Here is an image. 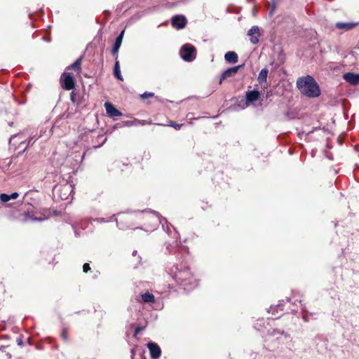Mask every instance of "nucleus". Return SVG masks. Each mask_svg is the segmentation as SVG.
<instances>
[{
	"label": "nucleus",
	"mask_w": 359,
	"mask_h": 359,
	"mask_svg": "<svg viewBox=\"0 0 359 359\" xmlns=\"http://www.w3.org/2000/svg\"><path fill=\"white\" fill-rule=\"evenodd\" d=\"M166 272L178 284L184 287L185 290H190L198 285L196 280L194 278L189 269L180 262V265L175 262L174 258H170L165 266Z\"/></svg>",
	"instance_id": "obj_1"
},
{
	"label": "nucleus",
	"mask_w": 359,
	"mask_h": 359,
	"mask_svg": "<svg viewBox=\"0 0 359 359\" xmlns=\"http://www.w3.org/2000/svg\"><path fill=\"white\" fill-rule=\"evenodd\" d=\"M297 87L302 94L308 97H317L320 95L318 83L309 75L299 77L297 81Z\"/></svg>",
	"instance_id": "obj_2"
},
{
	"label": "nucleus",
	"mask_w": 359,
	"mask_h": 359,
	"mask_svg": "<svg viewBox=\"0 0 359 359\" xmlns=\"http://www.w3.org/2000/svg\"><path fill=\"white\" fill-rule=\"evenodd\" d=\"M53 191L57 193L62 200H67L73 192V186L68 182L57 184L53 188Z\"/></svg>",
	"instance_id": "obj_3"
},
{
	"label": "nucleus",
	"mask_w": 359,
	"mask_h": 359,
	"mask_svg": "<svg viewBox=\"0 0 359 359\" xmlns=\"http://www.w3.org/2000/svg\"><path fill=\"white\" fill-rule=\"evenodd\" d=\"M149 212L154 215L153 222H152V226L151 228L150 231L154 230L158 225V224H162V228L164 231H167L168 233H170V228L168 224V221L166 219L162 217L160 214L156 211L149 210H142V212Z\"/></svg>",
	"instance_id": "obj_4"
},
{
	"label": "nucleus",
	"mask_w": 359,
	"mask_h": 359,
	"mask_svg": "<svg viewBox=\"0 0 359 359\" xmlns=\"http://www.w3.org/2000/svg\"><path fill=\"white\" fill-rule=\"evenodd\" d=\"M180 53L181 57L184 61L192 62L196 58V49L193 45L190 43H186L182 46Z\"/></svg>",
	"instance_id": "obj_5"
},
{
	"label": "nucleus",
	"mask_w": 359,
	"mask_h": 359,
	"mask_svg": "<svg viewBox=\"0 0 359 359\" xmlns=\"http://www.w3.org/2000/svg\"><path fill=\"white\" fill-rule=\"evenodd\" d=\"M266 337L267 340H280L284 338L286 341H289L290 342L292 341L290 336L286 334L283 330L279 329H272L268 330Z\"/></svg>",
	"instance_id": "obj_6"
},
{
	"label": "nucleus",
	"mask_w": 359,
	"mask_h": 359,
	"mask_svg": "<svg viewBox=\"0 0 359 359\" xmlns=\"http://www.w3.org/2000/svg\"><path fill=\"white\" fill-rule=\"evenodd\" d=\"M62 87L66 90H72L75 86L74 76L69 72H64L61 76Z\"/></svg>",
	"instance_id": "obj_7"
},
{
	"label": "nucleus",
	"mask_w": 359,
	"mask_h": 359,
	"mask_svg": "<svg viewBox=\"0 0 359 359\" xmlns=\"http://www.w3.org/2000/svg\"><path fill=\"white\" fill-rule=\"evenodd\" d=\"M259 97L260 93L256 89L247 91L245 93V103L244 106L242 107V109H245V107L249 106L250 104L258 100L259 99Z\"/></svg>",
	"instance_id": "obj_8"
},
{
	"label": "nucleus",
	"mask_w": 359,
	"mask_h": 359,
	"mask_svg": "<svg viewBox=\"0 0 359 359\" xmlns=\"http://www.w3.org/2000/svg\"><path fill=\"white\" fill-rule=\"evenodd\" d=\"M130 221L131 216L129 215H123L119 218V220L118 219H116V225L121 230H126L129 229L133 225Z\"/></svg>",
	"instance_id": "obj_9"
},
{
	"label": "nucleus",
	"mask_w": 359,
	"mask_h": 359,
	"mask_svg": "<svg viewBox=\"0 0 359 359\" xmlns=\"http://www.w3.org/2000/svg\"><path fill=\"white\" fill-rule=\"evenodd\" d=\"M187 23V18L182 15H175L171 20L172 26L177 29H183Z\"/></svg>",
	"instance_id": "obj_10"
},
{
	"label": "nucleus",
	"mask_w": 359,
	"mask_h": 359,
	"mask_svg": "<svg viewBox=\"0 0 359 359\" xmlns=\"http://www.w3.org/2000/svg\"><path fill=\"white\" fill-rule=\"evenodd\" d=\"M243 67V65L235 66L230 67L225 70L221 75L220 79H219V83L221 84L224 80H225L227 78L233 77L234 76L239 69H241Z\"/></svg>",
	"instance_id": "obj_11"
},
{
	"label": "nucleus",
	"mask_w": 359,
	"mask_h": 359,
	"mask_svg": "<svg viewBox=\"0 0 359 359\" xmlns=\"http://www.w3.org/2000/svg\"><path fill=\"white\" fill-rule=\"evenodd\" d=\"M177 247H178V243H177V241H176V244L175 245H173L170 243H167L166 248H165V253L170 254V255L172 254L173 252L177 253V255L175 257V259L177 262H180L182 261V252L179 251V249L177 248Z\"/></svg>",
	"instance_id": "obj_12"
},
{
	"label": "nucleus",
	"mask_w": 359,
	"mask_h": 359,
	"mask_svg": "<svg viewBox=\"0 0 359 359\" xmlns=\"http://www.w3.org/2000/svg\"><path fill=\"white\" fill-rule=\"evenodd\" d=\"M147 348L149 350L150 355L152 359H158L161 355L160 346L155 342H149Z\"/></svg>",
	"instance_id": "obj_13"
},
{
	"label": "nucleus",
	"mask_w": 359,
	"mask_h": 359,
	"mask_svg": "<svg viewBox=\"0 0 359 359\" xmlns=\"http://www.w3.org/2000/svg\"><path fill=\"white\" fill-rule=\"evenodd\" d=\"M104 107L107 114L111 117L122 116V113L118 110L111 102H105Z\"/></svg>",
	"instance_id": "obj_14"
},
{
	"label": "nucleus",
	"mask_w": 359,
	"mask_h": 359,
	"mask_svg": "<svg viewBox=\"0 0 359 359\" xmlns=\"http://www.w3.org/2000/svg\"><path fill=\"white\" fill-rule=\"evenodd\" d=\"M248 35L250 36V42L252 44H257L259 42V29L258 26H252L248 32Z\"/></svg>",
	"instance_id": "obj_15"
},
{
	"label": "nucleus",
	"mask_w": 359,
	"mask_h": 359,
	"mask_svg": "<svg viewBox=\"0 0 359 359\" xmlns=\"http://www.w3.org/2000/svg\"><path fill=\"white\" fill-rule=\"evenodd\" d=\"M123 35H124V30H123L119 34V35L116 38L115 42L114 43V46H113V48L111 50V53L116 56V59H117V57H118V50L122 43Z\"/></svg>",
	"instance_id": "obj_16"
},
{
	"label": "nucleus",
	"mask_w": 359,
	"mask_h": 359,
	"mask_svg": "<svg viewBox=\"0 0 359 359\" xmlns=\"http://www.w3.org/2000/svg\"><path fill=\"white\" fill-rule=\"evenodd\" d=\"M344 79L352 85L359 84V74H354L351 72L345 73L343 75Z\"/></svg>",
	"instance_id": "obj_17"
},
{
	"label": "nucleus",
	"mask_w": 359,
	"mask_h": 359,
	"mask_svg": "<svg viewBox=\"0 0 359 359\" xmlns=\"http://www.w3.org/2000/svg\"><path fill=\"white\" fill-rule=\"evenodd\" d=\"M269 70L266 68L262 69L258 76L257 80L259 83L264 88H267V76H268Z\"/></svg>",
	"instance_id": "obj_18"
},
{
	"label": "nucleus",
	"mask_w": 359,
	"mask_h": 359,
	"mask_svg": "<svg viewBox=\"0 0 359 359\" xmlns=\"http://www.w3.org/2000/svg\"><path fill=\"white\" fill-rule=\"evenodd\" d=\"M225 60L231 64H235L238 60V55L234 51H228L224 55Z\"/></svg>",
	"instance_id": "obj_19"
},
{
	"label": "nucleus",
	"mask_w": 359,
	"mask_h": 359,
	"mask_svg": "<svg viewBox=\"0 0 359 359\" xmlns=\"http://www.w3.org/2000/svg\"><path fill=\"white\" fill-rule=\"evenodd\" d=\"M38 213L36 212V213H27V215H26V219L27 220H30V221H33V222H41V221H43L46 219H48V217L46 216L45 215H42L39 217H37L36 215H37Z\"/></svg>",
	"instance_id": "obj_20"
},
{
	"label": "nucleus",
	"mask_w": 359,
	"mask_h": 359,
	"mask_svg": "<svg viewBox=\"0 0 359 359\" xmlns=\"http://www.w3.org/2000/svg\"><path fill=\"white\" fill-rule=\"evenodd\" d=\"M356 23L353 22H337L335 27L339 29L348 31L354 28L356 26Z\"/></svg>",
	"instance_id": "obj_21"
},
{
	"label": "nucleus",
	"mask_w": 359,
	"mask_h": 359,
	"mask_svg": "<svg viewBox=\"0 0 359 359\" xmlns=\"http://www.w3.org/2000/svg\"><path fill=\"white\" fill-rule=\"evenodd\" d=\"M147 123L146 121L144 120H137L135 119L134 121H126L124 122V126L127 127H130L133 126H144Z\"/></svg>",
	"instance_id": "obj_22"
},
{
	"label": "nucleus",
	"mask_w": 359,
	"mask_h": 359,
	"mask_svg": "<svg viewBox=\"0 0 359 359\" xmlns=\"http://www.w3.org/2000/svg\"><path fill=\"white\" fill-rule=\"evenodd\" d=\"M142 299L145 303H153L155 301V297L151 293L147 292L142 294Z\"/></svg>",
	"instance_id": "obj_23"
},
{
	"label": "nucleus",
	"mask_w": 359,
	"mask_h": 359,
	"mask_svg": "<svg viewBox=\"0 0 359 359\" xmlns=\"http://www.w3.org/2000/svg\"><path fill=\"white\" fill-rule=\"evenodd\" d=\"M114 74L116 79H118V80L123 81V77L121 76V70H120L119 62L117 60L114 65Z\"/></svg>",
	"instance_id": "obj_24"
},
{
	"label": "nucleus",
	"mask_w": 359,
	"mask_h": 359,
	"mask_svg": "<svg viewBox=\"0 0 359 359\" xmlns=\"http://www.w3.org/2000/svg\"><path fill=\"white\" fill-rule=\"evenodd\" d=\"M82 57L78 58L69 68L73 69L76 72H79L81 69Z\"/></svg>",
	"instance_id": "obj_25"
},
{
	"label": "nucleus",
	"mask_w": 359,
	"mask_h": 359,
	"mask_svg": "<svg viewBox=\"0 0 359 359\" xmlns=\"http://www.w3.org/2000/svg\"><path fill=\"white\" fill-rule=\"evenodd\" d=\"M284 302V300H282L280 302V303L276 306H271L269 310V313H271L273 315L275 314V312H278V309H280V310H283L282 309V305H283V303Z\"/></svg>",
	"instance_id": "obj_26"
},
{
	"label": "nucleus",
	"mask_w": 359,
	"mask_h": 359,
	"mask_svg": "<svg viewBox=\"0 0 359 359\" xmlns=\"http://www.w3.org/2000/svg\"><path fill=\"white\" fill-rule=\"evenodd\" d=\"M10 201L9 194H1L0 195V201L2 203H6Z\"/></svg>",
	"instance_id": "obj_27"
},
{
	"label": "nucleus",
	"mask_w": 359,
	"mask_h": 359,
	"mask_svg": "<svg viewBox=\"0 0 359 359\" xmlns=\"http://www.w3.org/2000/svg\"><path fill=\"white\" fill-rule=\"evenodd\" d=\"M154 96V93H151V92H145L144 93H142L141 95H140V97L143 100L144 99H147L149 97H152Z\"/></svg>",
	"instance_id": "obj_28"
},
{
	"label": "nucleus",
	"mask_w": 359,
	"mask_h": 359,
	"mask_svg": "<svg viewBox=\"0 0 359 359\" xmlns=\"http://www.w3.org/2000/svg\"><path fill=\"white\" fill-rule=\"evenodd\" d=\"M61 337L65 341L67 340V330L66 328H64L62 330L61 333Z\"/></svg>",
	"instance_id": "obj_29"
},
{
	"label": "nucleus",
	"mask_w": 359,
	"mask_h": 359,
	"mask_svg": "<svg viewBox=\"0 0 359 359\" xmlns=\"http://www.w3.org/2000/svg\"><path fill=\"white\" fill-rule=\"evenodd\" d=\"M169 126L173 127L176 130H180L181 128V127H182V125L178 124V123H177L175 122H173V121H170Z\"/></svg>",
	"instance_id": "obj_30"
},
{
	"label": "nucleus",
	"mask_w": 359,
	"mask_h": 359,
	"mask_svg": "<svg viewBox=\"0 0 359 359\" xmlns=\"http://www.w3.org/2000/svg\"><path fill=\"white\" fill-rule=\"evenodd\" d=\"M90 270L89 264L85 263L83 266V271L84 273H87Z\"/></svg>",
	"instance_id": "obj_31"
},
{
	"label": "nucleus",
	"mask_w": 359,
	"mask_h": 359,
	"mask_svg": "<svg viewBox=\"0 0 359 359\" xmlns=\"http://www.w3.org/2000/svg\"><path fill=\"white\" fill-rule=\"evenodd\" d=\"M19 194L18 192H13L11 194H9L10 200L16 199L18 197Z\"/></svg>",
	"instance_id": "obj_32"
},
{
	"label": "nucleus",
	"mask_w": 359,
	"mask_h": 359,
	"mask_svg": "<svg viewBox=\"0 0 359 359\" xmlns=\"http://www.w3.org/2000/svg\"><path fill=\"white\" fill-rule=\"evenodd\" d=\"M292 353H293L292 349L290 347H288L287 350L286 351L287 357H288V358L291 357L292 355Z\"/></svg>",
	"instance_id": "obj_33"
},
{
	"label": "nucleus",
	"mask_w": 359,
	"mask_h": 359,
	"mask_svg": "<svg viewBox=\"0 0 359 359\" xmlns=\"http://www.w3.org/2000/svg\"><path fill=\"white\" fill-rule=\"evenodd\" d=\"M35 140H36V139H34V137H30L28 140L27 144L32 145Z\"/></svg>",
	"instance_id": "obj_34"
},
{
	"label": "nucleus",
	"mask_w": 359,
	"mask_h": 359,
	"mask_svg": "<svg viewBox=\"0 0 359 359\" xmlns=\"http://www.w3.org/2000/svg\"><path fill=\"white\" fill-rule=\"evenodd\" d=\"M141 330L142 328L140 327H136L135 330V335L137 334Z\"/></svg>",
	"instance_id": "obj_35"
},
{
	"label": "nucleus",
	"mask_w": 359,
	"mask_h": 359,
	"mask_svg": "<svg viewBox=\"0 0 359 359\" xmlns=\"http://www.w3.org/2000/svg\"><path fill=\"white\" fill-rule=\"evenodd\" d=\"M17 343L19 346H22L23 344L22 339L20 338L17 339Z\"/></svg>",
	"instance_id": "obj_36"
},
{
	"label": "nucleus",
	"mask_w": 359,
	"mask_h": 359,
	"mask_svg": "<svg viewBox=\"0 0 359 359\" xmlns=\"http://www.w3.org/2000/svg\"><path fill=\"white\" fill-rule=\"evenodd\" d=\"M95 220L98 222H107L104 218H97Z\"/></svg>",
	"instance_id": "obj_37"
},
{
	"label": "nucleus",
	"mask_w": 359,
	"mask_h": 359,
	"mask_svg": "<svg viewBox=\"0 0 359 359\" xmlns=\"http://www.w3.org/2000/svg\"><path fill=\"white\" fill-rule=\"evenodd\" d=\"M303 319L304 320V321L307 322L308 321V318L306 316H303Z\"/></svg>",
	"instance_id": "obj_38"
},
{
	"label": "nucleus",
	"mask_w": 359,
	"mask_h": 359,
	"mask_svg": "<svg viewBox=\"0 0 359 359\" xmlns=\"http://www.w3.org/2000/svg\"><path fill=\"white\" fill-rule=\"evenodd\" d=\"M75 234H76V236H80V234L79 233V232L76 230H75Z\"/></svg>",
	"instance_id": "obj_39"
},
{
	"label": "nucleus",
	"mask_w": 359,
	"mask_h": 359,
	"mask_svg": "<svg viewBox=\"0 0 359 359\" xmlns=\"http://www.w3.org/2000/svg\"><path fill=\"white\" fill-rule=\"evenodd\" d=\"M136 253H137V251H136V250H135V251L133 252V255H136Z\"/></svg>",
	"instance_id": "obj_40"
}]
</instances>
